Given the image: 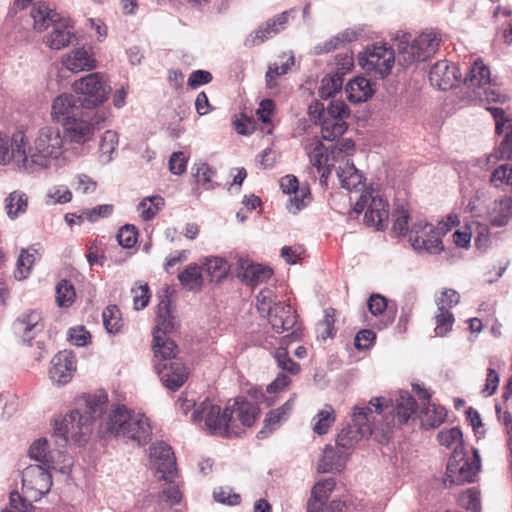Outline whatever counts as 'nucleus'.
Here are the masks:
<instances>
[{"instance_id":"obj_1","label":"nucleus","mask_w":512,"mask_h":512,"mask_svg":"<svg viewBox=\"0 0 512 512\" xmlns=\"http://www.w3.org/2000/svg\"><path fill=\"white\" fill-rule=\"evenodd\" d=\"M64 137L57 126L40 127L26 144L25 172L50 169L64 153Z\"/></svg>"},{"instance_id":"obj_37","label":"nucleus","mask_w":512,"mask_h":512,"mask_svg":"<svg viewBox=\"0 0 512 512\" xmlns=\"http://www.w3.org/2000/svg\"><path fill=\"white\" fill-rule=\"evenodd\" d=\"M178 280L186 291L199 292L203 287L202 266L190 263L178 274Z\"/></svg>"},{"instance_id":"obj_23","label":"nucleus","mask_w":512,"mask_h":512,"mask_svg":"<svg viewBox=\"0 0 512 512\" xmlns=\"http://www.w3.org/2000/svg\"><path fill=\"white\" fill-rule=\"evenodd\" d=\"M61 64L72 73H80L95 69L97 60L91 47L80 46L64 54L61 58Z\"/></svg>"},{"instance_id":"obj_58","label":"nucleus","mask_w":512,"mask_h":512,"mask_svg":"<svg viewBox=\"0 0 512 512\" xmlns=\"http://www.w3.org/2000/svg\"><path fill=\"white\" fill-rule=\"evenodd\" d=\"M512 157V136L503 137L498 147L485 158L487 165H494L500 160H508Z\"/></svg>"},{"instance_id":"obj_62","label":"nucleus","mask_w":512,"mask_h":512,"mask_svg":"<svg viewBox=\"0 0 512 512\" xmlns=\"http://www.w3.org/2000/svg\"><path fill=\"white\" fill-rule=\"evenodd\" d=\"M275 104L271 99H264L260 102L257 109L258 118L262 121V131L270 134L273 129L271 116L274 112Z\"/></svg>"},{"instance_id":"obj_60","label":"nucleus","mask_w":512,"mask_h":512,"mask_svg":"<svg viewBox=\"0 0 512 512\" xmlns=\"http://www.w3.org/2000/svg\"><path fill=\"white\" fill-rule=\"evenodd\" d=\"M355 150V143L352 139L345 138L331 147V159L337 163H343Z\"/></svg>"},{"instance_id":"obj_40","label":"nucleus","mask_w":512,"mask_h":512,"mask_svg":"<svg viewBox=\"0 0 512 512\" xmlns=\"http://www.w3.org/2000/svg\"><path fill=\"white\" fill-rule=\"evenodd\" d=\"M387 306V299L381 294H372L367 301L369 312L375 317H383L375 323V327L379 330L388 327L394 321V316H388L385 314Z\"/></svg>"},{"instance_id":"obj_5","label":"nucleus","mask_w":512,"mask_h":512,"mask_svg":"<svg viewBox=\"0 0 512 512\" xmlns=\"http://www.w3.org/2000/svg\"><path fill=\"white\" fill-rule=\"evenodd\" d=\"M233 410L227 406L222 409L212 400L205 399L196 405L192 420L198 424L208 434L222 437H232L238 435L235 431L234 420L232 419Z\"/></svg>"},{"instance_id":"obj_15","label":"nucleus","mask_w":512,"mask_h":512,"mask_svg":"<svg viewBox=\"0 0 512 512\" xmlns=\"http://www.w3.org/2000/svg\"><path fill=\"white\" fill-rule=\"evenodd\" d=\"M26 142L25 134L18 131L11 138L0 133V164L13 162L20 170L25 171Z\"/></svg>"},{"instance_id":"obj_21","label":"nucleus","mask_w":512,"mask_h":512,"mask_svg":"<svg viewBox=\"0 0 512 512\" xmlns=\"http://www.w3.org/2000/svg\"><path fill=\"white\" fill-rule=\"evenodd\" d=\"M75 371V356L71 351L63 350L52 358L49 378L56 385H65L71 381Z\"/></svg>"},{"instance_id":"obj_59","label":"nucleus","mask_w":512,"mask_h":512,"mask_svg":"<svg viewBox=\"0 0 512 512\" xmlns=\"http://www.w3.org/2000/svg\"><path fill=\"white\" fill-rule=\"evenodd\" d=\"M76 297L72 283L62 279L56 286V302L60 307H70Z\"/></svg>"},{"instance_id":"obj_47","label":"nucleus","mask_w":512,"mask_h":512,"mask_svg":"<svg viewBox=\"0 0 512 512\" xmlns=\"http://www.w3.org/2000/svg\"><path fill=\"white\" fill-rule=\"evenodd\" d=\"M174 329L173 317L168 309V303L161 302L157 312V325L153 332V338L159 336L160 338H168L167 334Z\"/></svg>"},{"instance_id":"obj_9","label":"nucleus","mask_w":512,"mask_h":512,"mask_svg":"<svg viewBox=\"0 0 512 512\" xmlns=\"http://www.w3.org/2000/svg\"><path fill=\"white\" fill-rule=\"evenodd\" d=\"M54 434L66 444L72 441L77 445L85 444L93 431L91 417L81 414V409H73L61 420L54 423Z\"/></svg>"},{"instance_id":"obj_34","label":"nucleus","mask_w":512,"mask_h":512,"mask_svg":"<svg viewBox=\"0 0 512 512\" xmlns=\"http://www.w3.org/2000/svg\"><path fill=\"white\" fill-rule=\"evenodd\" d=\"M489 223L493 227H504L512 219V198L503 196L496 199L488 210Z\"/></svg>"},{"instance_id":"obj_32","label":"nucleus","mask_w":512,"mask_h":512,"mask_svg":"<svg viewBox=\"0 0 512 512\" xmlns=\"http://www.w3.org/2000/svg\"><path fill=\"white\" fill-rule=\"evenodd\" d=\"M336 174L342 188L348 191H356L364 185L365 179L360 171L354 166L351 159H346L345 162L339 163L336 168Z\"/></svg>"},{"instance_id":"obj_3","label":"nucleus","mask_w":512,"mask_h":512,"mask_svg":"<svg viewBox=\"0 0 512 512\" xmlns=\"http://www.w3.org/2000/svg\"><path fill=\"white\" fill-rule=\"evenodd\" d=\"M54 468L29 465L22 471V493H10L9 504L19 512H31L34 502L39 501L52 487L51 470Z\"/></svg>"},{"instance_id":"obj_27","label":"nucleus","mask_w":512,"mask_h":512,"mask_svg":"<svg viewBox=\"0 0 512 512\" xmlns=\"http://www.w3.org/2000/svg\"><path fill=\"white\" fill-rule=\"evenodd\" d=\"M28 456L37 462V465L55 468L56 464L62 461L63 451L51 449L46 438H39L30 445Z\"/></svg>"},{"instance_id":"obj_28","label":"nucleus","mask_w":512,"mask_h":512,"mask_svg":"<svg viewBox=\"0 0 512 512\" xmlns=\"http://www.w3.org/2000/svg\"><path fill=\"white\" fill-rule=\"evenodd\" d=\"M267 318L276 333H283L293 329L297 323L296 310L285 302L277 304Z\"/></svg>"},{"instance_id":"obj_43","label":"nucleus","mask_w":512,"mask_h":512,"mask_svg":"<svg viewBox=\"0 0 512 512\" xmlns=\"http://www.w3.org/2000/svg\"><path fill=\"white\" fill-rule=\"evenodd\" d=\"M395 411L397 421L407 423L417 411L416 400L407 391H400L395 399Z\"/></svg>"},{"instance_id":"obj_18","label":"nucleus","mask_w":512,"mask_h":512,"mask_svg":"<svg viewBox=\"0 0 512 512\" xmlns=\"http://www.w3.org/2000/svg\"><path fill=\"white\" fill-rule=\"evenodd\" d=\"M81 102L71 93H62L55 97L51 104V119L61 126L82 112Z\"/></svg>"},{"instance_id":"obj_2","label":"nucleus","mask_w":512,"mask_h":512,"mask_svg":"<svg viewBox=\"0 0 512 512\" xmlns=\"http://www.w3.org/2000/svg\"><path fill=\"white\" fill-rule=\"evenodd\" d=\"M391 40L397 51L398 64L409 67L430 59L437 52L441 37L432 29H426L416 36L399 30Z\"/></svg>"},{"instance_id":"obj_4","label":"nucleus","mask_w":512,"mask_h":512,"mask_svg":"<svg viewBox=\"0 0 512 512\" xmlns=\"http://www.w3.org/2000/svg\"><path fill=\"white\" fill-rule=\"evenodd\" d=\"M383 405L381 398H372L368 404L355 405L351 423H348L338 434L336 443L344 451L352 450L355 445L373 432L374 412L381 414Z\"/></svg>"},{"instance_id":"obj_26","label":"nucleus","mask_w":512,"mask_h":512,"mask_svg":"<svg viewBox=\"0 0 512 512\" xmlns=\"http://www.w3.org/2000/svg\"><path fill=\"white\" fill-rule=\"evenodd\" d=\"M412 391L423 401L421 413L424 415L425 421L428 422L429 426L435 428L445 421L447 416L446 409L430 402L431 393L425 387L413 383Z\"/></svg>"},{"instance_id":"obj_36","label":"nucleus","mask_w":512,"mask_h":512,"mask_svg":"<svg viewBox=\"0 0 512 512\" xmlns=\"http://www.w3.org/2000/svg\"><path fill=\"white\" fill-rule=\"evenodd\" d=\"M345 90L348 100L353 103L365 102L374 94L372 83L365 77L350 80Z\"/></svg>"},{"instance_id":"obj_24","label":"nucleus","mask_w":512,"mask_h":512,"mask_svg":"<svg viewBox=\"0 0 512 512\" xmlns=\"http://www.w3.org/2000/svg\"><path fill=\"white\" fill-rule=\"evenodd\" d=\"M237 275L241 281L250 287L266 283L273 275L270 267L253 263L248 259L239 258L237 262Z\"/></svg>"},{"instance_id":"obj_56","label":"nucleus","mask_w":512,"mask_h":512,"mask_svg":"<svg viewBox=\"0 0 512 512\" xmlns=\"http://www.w3.org/2000/svg\"><path fill=\"white\" fill-rule=\"evenodd\" d=\"M281 303V301L277 300L275 293L269 288L262 289L256 298L257 310L265 317L272 313L277 304Z\"/></svg>"},{"instance_id":"obj_61","label":"nucleus","mask_w":512,"mask_h":512,"mask_svg":"<svg viewBox=\"0 0 512 512\" xmlns=\"http://www.w3.org/2000/svg\"><path fill=\"white\" fill-rule=\"evenodd\" d=\"M274 359L277 363V366L292 375L297 374L300 371V366L298 363L294 362L286 348L279 347L274 352Z\"/></svg>"},{"instance_id":"obj_17","label":"nucleus","mask_w":512,"mask_h":512,"mask_svg":"<svg viewBox=\"0 0 512 512\" xmlns=\"http://www.w3.org/2000/svg\"><path fill=\"white\" fill-rule=\"evenodd\" d=\"M292 12H294V9L283 11L268 19L263 25L248 35L245 40V46H258L283 31L291 18Z\"/></svg>"},{"instance_id":"obj_64","label":"nucleus","mask_w":512,"mask_h":512,"mask_svg":"<svg viewBox=\"0 0 512 512\" xmlns=\"http://www.w3.org/2000/svg\"><path fill=\"white\" fill-rule=\"evenodd\" d=\"M292 194L293 196L289 199L287 209L289 212L296 214L310 202V190L307 186H301L296 193Z\"/></svg>"},{"instance_id":"obj_53","label":"nucleus","mask_w":512,"mask_h":512,"mask_svg":"<svg viewBox=\"0 0 512 512\" xmlns=\"http://www.w3.org/2000/svg\"><path fill=\"white\" fill-rule=\"evenodd\" d=\"M490 183L493 187L502 190H512V165H499L490 176Z\"/></svg>"},{"instance_id":"obj_16","label":"nucleus","mask_w":512,"mask_h":512,"mask_svg":"<svg viewBox=\"0 0 512 512\" xmlns=\"http://www.w3.org/2000/svg\"><path fill=\"white\" fill-rule=\"evenodd\" d=\"M305 150L311 165L316 168L317 172L320 174V184L327 186L331 168L337 163L331 159V149L326 148L320 140L311 139L306 143Z\"/></svg>"},{"instance_id":"obj_44","label":"nucleus","mask_w":512,"mask_h":512,"mask_svg":"<svg viewBox=\"0 0 512 512\" xmlns=\"http://www.w3.org/2000/svg\"><path fill=\"white\" fill-rule=\"evenodd\" d=\"M490 82V70L482 60H476L470 67L464 83L470 87L481 88Z\"/></svg>"},{"instance_id":"obj_39","label":"nucleus","mask_w":512,"mask_h":512,"mask_svg":"<svg viewBox=\"0 0 512 512\" xmlns=\"http://www.w3.org/2000/svg\"><path fill=\"white\" fill-rule=\"evenodd\" d=\"M294 400H295V397L291 396L281 407H279L275 410H271L267 414L265 421H264L265 426L258 433L259 438H264L265 437L264 434L267 431L269 433H271L273 430H275L279 426V424L282 421H285L288 418V416L290 415V413L293 409Z\"/></svg>"},{"instance_id":"obj_33","label":"nucleus","mask_w":512,"mask_h":512,"mask_svg":"<svg viewBox=\"0 0 512 512\" xmlns=\"http://www.w3.org/2000/svg\"><path fill=\"white\" fill-rule=\"evenodd\" d=\"M108 398L104 393L99 394H84L77 403L75 409H81L82 415L91 417V423L100 417L106 410Z\"/></svg>"},{"instance_id":"obj_22","label":"nucleus","mask_w":512,"mask_h":512,"mask_svg":"<svg viewBox=\"0 0 512 512\" xmlns=\"http://www.w3.org/2000/svg\"><path fill=\"white\" fill-rule=\"evenodd\" d=\"M51 27L52 30L44 38V43L50 49L60 50L76 39L74 23L68 17L60 16Z\"/></svg>"},{"instance_id":"obj_10","label":"nucleus","mask_w":512,"mask_h":512,"mask_svg":"<svg viewBox=\"0 0 512 512\" xmlns=\"http://www.w3.org/2000/svg\"><path fill=\"white\" fill-rule=\"evenodd\" d=\"M397 60V52L385 44H375L367 47L359 55L362 68L376 78L383 79L390 74L393 64Z\"/></svg>"},{"instance_id":"obj_29","label":"nucleus","mask_w":512,"mask_h":512,"mask_svg":"<svg viewBox=\"0 0 512 512\" xmlns=\"http://www.w3.org/2000/svg\"><path fill=\"white\" fill-rule=\"evenodd\" d=\"M127 426L121 437L135 441L138 445H145L151 440L152 428L144 414L135 413Z\"/></svg>"},{"instance_id":"obj_31","label":"nucleus","mask_w":512,"mask_h":512,"mask_svg":"<svg viewBox=\"0 0 512 512\" xmlns=\"http://www.w3.org/2000/svg\"><path fill=\"white\" fill-rule=\"evenodd\" d=\"M349 451L330 445L326 446L323 452V456L318 465V471L320 473L340 472L345 465Z\"/></svg>"},{"instance_id":"obj_55","label":"nucleus","mask_w":512,"mask_h":512,"mask_svg":"<svg viewBox=\"0 0 512 512\" xmlns=\"http://www.w3.org/2000/svg\"><path fill=\"white\" fill-rule=\"evenodd\" d=\"M103 324L110 334L120 333L123 327L121 313L116 305L107 306L102 313Z\"/></svg>"},{"instance_id":"obj_57","label":"nucleus","mask_w":512,"mask_h":512,"mask_svg":"<svg viewBox=\"0 0 512 512\" xmlns=\"http://www.w3.org/2000/svg\"><path fill=\"white\" fill-rule=\"evenodd\" d=\"M487 110L491 113L495 120L496 133L503 135V137L512 136V119L506 116L505 111L501 107H488Z\"/></svg>"},{"instance_id":"obj_12","label":"nucleus","mask_w":512,"mask_h":512,"mask_svg":"<svg viewBox=\"0 0 512 512\" xmlns=\"http://www.w3.org/2000/svg\"><path fill=\"white\" fill-rule=\"evenodd\" d=\"M349 116L350 109L343 100H332L326 108V115L319 121L323 139L333 141L344 134Z\"/></svg>"},{"instance_id":"obj_48","label":"nucleus","mask_w":512,"mask_h":512,"mask_svg":"<svg viewBox=\"0 0 512 512\" xmlns=\"http://www.w3.org/2000/svg\"><path fill=\"white\" fill-rule=\"evenodd\" d=\"M231 410L237 412L239 421L243 426L251 427L259 415V408L248 401L236 400Z\"/></svg>"},{"instance_id":"obj_6","label":"nucleus","mask_w":512,"mask_h":512,"mask_svg":"<svg viewBox=\"0 0 512 512\" xmlns=\"http://www.w3.org/2000/svg\"><path fill=\"white\" fill-rule=\"evenodd\" d=\"M447 232L448 229L435 226L425 219H419L412 224L408 241L420 255H438L444 251L442 237Z\"/></svg>"},{"instance_id":"obj_7","label":"nucleus","mask_w":512,"mask_h":512,"mask_svg":"<svg viewBox=\"0 0 512 512\" xmlns=\"http://www.w3.org/2000/svg\"><path fill=\"white\" fill-rule=\"evenodd\" d=\"M479 469L480 455L477 449H473V457L470 458L462 449L455 448L449 458L443 483L449 488L473 482Z\"/></svg>"},{"instance_id":"obj_52","label":"nucleus","mask_w":512,"mask_h":512,"mask_svg":"<svg viewBox=\"0 0 512 512\" xmlns=\"http://www.w3.org/2000/svg\"><path fill=\"white\" fill-rule=\"evenodd\" d=\"M119 137L117 132L113 130H107L101 137L100 140V159L103 164H108L113 159V153L116 151L118 146Z\"/></svg>"},{"instance_id":"obj_45","label":"nucleus","mask_w":512,"mask_h":512,"mask_svg":"<svg viewBox=\"0 0 512 512\" xmlns=\"http://www.w3.org/2000/svg\"><path fill=\"white\" fill-rule=\"evenodd\" d=\"M4 202L7 215L12 220L24 214L28 207V197L20 190L11 192Z\"/></svg>"},{"instance_id":"obj_14","label":"nucleus","mask_w":512,"mask_h":512,"mask_svg":"<svg viewBox=\"0 0 512 512\" xmlns=\"http://www.w3.org/2000/svg\"><path fill=\"white\" fill-rule=\"evenodd\" d=\"M45 324L42 313L38 310H27L21 313L12 324L14 335L24 344L30 345L32 340L44 331Z\"/></svg>"},{"instance_id":"obj_8","label":"nucleus","mask_w":512,"mask_h":512,"mask_svg":"<svg viewBox=\"0 0 512 512\" xmlns=\"http://www.w3.org/2000/svg\"><path fill=\"white\" fill-rule=\"evenodd\" d=\"M72 89L85 110L102 105L111 92V87L105 76L100 73H90L75 80Z\"/></svg>"},{"instance_id":"obj_38","label":"nucleus","mask_w":512,"mask_h":512,"mask_svg":"<svg viewBox=\"0 0 512 512\" xmlns=\"http://www.w3.org/2000/svg\"><path fill=\"white\" fill-rule=\"evenodd\" d=\"M336 482L333 478H327L318 481L311 491V496L307 501V510H321L323 503L328 499L330 493L334 490Z\"/></svg>"},{"instance_id":"obj_41","label":"nucleus","mask_w":512,"mask_h":512,"mask_svg":"<svg viewBox=\"0 0 512 512\" xmlns=\"http://www.w3.org/2000/svg\"><path fill=\"white\" fill-rule=\"evenodd\" d=\"M212 282H220L225 279L230 271V265L222 257L209 256L202 259L201 265Z\"/></svg>"},{"instance_id":"obj_11","label":"nucleus","mask_w":512,"mask_h":512,"mask_svg":"<svg viewBox=\"0 0 512 512\" xmlns=\"http://www.w3.org/2000/svg\"><path fill=\"white\" fill-rule=\"evenodd\" d=\"M365 210L364 222L367 226L377 230H383L389 217L388 203L378 193L373 191L363 192L354 205L357 214Z\"/></svg>"},{"instance_id":"obj_19","label":"nucleus","mask_w":512,"mask_h":512,"mask_svg":"<svg viewBox=\"0 0 512 512\" xmlns=\"http://www.w3.org/2000/svg\"><path fill=\"white\" fill-rule=\"evenodd\" d=\"M65 136L70 143L85 145L94 138L95 123L89 119L86 112H82L62 125Z\"/></svg>"},{"instance_id":"obj_13","label":"nucleus","mask_w":512,"mask_h":512,"mask_svg":"<svg viewBox=\"0 0 512 512\" xmlns=\"http://www.w3.org/2000/svg\"><path fill=\"white\" fill-rule=\"evenodd\" d=\"M150 463L162 480L168 483L174 481L177 476L176 459L167 443L157 442L150 447Z\"/></svg>"},{"instance_id":"obj_30","label":"nucleus","mask_w":512,"mask_h":512,"mask_svg":"<svg viewBox=\"0 0 512 512\" xmlns=\"http://www.w3.org/2000/svg\"><path fill=\"white\" fill-rule=\"evenodd\" d=\"M134 414L135 413H132L124 405H116L109 412L102 425V429L107 434L114 435L116 437L122 436Z\"/></svg>"},{"instance_id":"obj_63","label":"nucleus","mask_w":512,"mask_h":512,"mask_svg":"<svg viewBox=\"0 0 512 512\" xmlns=\"http://www.w3.org/2000/svg\"><path fill=\"white\" fill-rule=\"evenodd\" d=\"M437 439L442 446L454 449L462 446V432L458 427H453L447 430H442L438 433Z\"/></svg>"},{"instance_id":"obj_49","label":"nucleus","mask_w":512,"mask_h":512,"mask_svg":"<svg viewBox=\"0 0 512 512\" xmlns=\"http://www.w3.org/2000/svg\"><path fill=\"white\" fill-rule=\"evenodd\" d=\"M282 58L286 59L281 63L280 66L277 63H274L269 65L268 67V70L265 75V80L266 86L269 89L275 88L277 86L276 79L279 76L286 74L295 63V58L292 53H290L289 55L283 54Z\"/></svg>"},{"instance_id":"obj_46","label":"nucleus","mask_w":512,"mask_h":512,"mask_svg":"<svg viewBox=\"0 0 512 512\" xmlns=\"http://www.w3.org/2000/svg\"><path fill=\"white\" fill-rule=\"evenodd\" d=\"M37 257L38 251L33 247L21 251L14 272V276L17 280H24L30 275Z\"/></svg>"},{"instance_id":"obj_20","label":"nucleus","mask_w":512,"mask_h":512,"mask_svg":"<svg viewBox=\"0 0 512 512\" xmlns=\"http://www.w3.org/2000/svg\"><path fill=\"white\" fill-rule=\"evenodd\" d=\"M154 368L163 385L172 391L179 389L188 378L187 367L180 359L155 363Z\"/></svg>"},{"instance_id":"obj_50","label":"nucleus","mask_w":512,"mask_h":512,"mask_svg":"<svg viewBox=\"0 0 512 512\" xmlns=\"http://www.w3.org/2000/svg\"><path fill=\"white\" fill-rule=\"evenodd\" d=\"M335 420L336 415L334 408L331 405H325L313 418V432L318 435L326 434Z\"/></svg>"},{"instance_id":"obj_35","label":"nucleus","mask_w":512,"mask_h":512,"mask_svg":"<svg viewBox=\"0 0 512 512\" xmlns=\"http://www.w3.org/2000/svg\"><path fill=\"white\" fill-rule=\"evenodd\" d=\"M30 15L33 19L34 29L39 32L51 27L60 17L55 10L42 1L33 4Z\"/></svg>"},{"instance_id":"obj_25","label":"nucleus","mask_w":512,"mask_h":512,"mask_svg":"<svg viewBox=\"0 0 512 512\" xmlns=\"http://www.w3.org/2000/svg\"><path fill=\"white\" fill-rule=\"evenodd\" d=\"M459 69L447 60L435 63L429 72L431 84L440 90L453 88L460 79Z\"/></svg>"},{"instance_id":"obj_51","label":"nucleus","mask_w":512,"mask_h":512,"mask_svg":"<svg viewBox=\"0 0 512 512\" xmlns=\"http://www.w3.org/2000/svg\"><path fill=\"white\" fill-rule=\"evenodd\" d=\"M343 86V78L338 72L326 75L322 78L318 95L321 99H329L339 93Z\"/></svg>"},{"instance_id":"obj_54","label":"nucleus","mask_w":512,"mask_h":512,"mask_svg":"<svg viewBox=\"0 0 512 512\" xmlns=\"http://www.w3.org/2000/svg\"><path fill=\"white\" fill-rule=\"evenodd\" d=\"M164 199L160 196H149L144 198L137 206L141 218L144 221L153 219L156 214L163 208Z\"/></svg>"},{"instance_id":"obj_42","label":"nucleus","mask_w":512,"mask_h":512,"mask_svg":"<svg viewBox=\"0 0 512 512\" xmlns=\"http://www.w3.org/2000/svg\"><path fill=\"white\" fill-rule=\"evenodd\" d=\"M153 351L155 363H167L176 358L178 353V346L170 338H160L155 336L153 338Z\"/></svg>"}]
</instances>
